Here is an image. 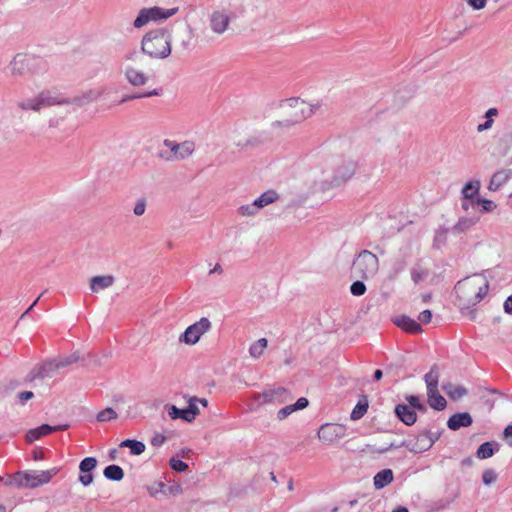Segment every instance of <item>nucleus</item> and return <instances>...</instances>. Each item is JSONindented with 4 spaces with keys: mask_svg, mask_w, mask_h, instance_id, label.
Segmentation results:
<instances>
[{
    "mask_svg": "<svg viewBox=\"0 0 512 512\" xmlns=\"http://www.w3.org/2000/svg\"><path fill=\"white\" fill-rule=\"evenodd\" d=\"M368 399L366 396H363L361 397L357 404L355 405V407L353 408L351 414H350V419L351 420H359L361 419L365 413L367 412L368 410Z\"/></svg>",
    "mask_w": 512,
    "mask_h": 512,
    "instance_id": "7c9ffc66",
    "label": "nucleus"
},
{
    "mask_svg": "<svg viewBox=\"0 0 512 512\" xmlns=\"http://www.w3.org/2000/svg\"><path fill=\"white\" fill-rule=\"evenodd\" d=\"M481 183L479 180L469 181L463 187L461 194L464 200L474 201V197L478 195Z\"/></svg>",
    "mask_w": 512,
    "mask_h": 512,
    "instance_id": "c85d7f7f",
    "label": "nucleus"
},
{
    "mask_svg": "<svg viewBox=\"0 0 512 512\" xmlns=\"http://www.w3.org/2000/svg\"><path fill=\"white\" fill-rule=\"evenodd\" d=\"M164 146L169 149V153L160 152L159 156L167 161L183 160L192 155L195 150V144L192 141L177 143L173 140L165 139Z\"/></svg>",
    "mask_w": 512,
    "mask_h": 512,
    "instance_id": "1a4fd4ad",
    "label": "nucleus"
},
{
    "mask_svg": "<svg viewBox=\"0 0 512 512\" xmlns=\"http://www.w3.org/2000/svg\"><path fill=\"white\" fill-rule=\"evenodd\" d=\"M114 280L112 275L94 276L90 280V289L92 292L98 293L101 290L111 287Z\"/></svg>",
    "mask_w": 512,
    "mask_h": 512,
    "instance_id": "5701e85b",
    "label": "nucleus"
},
{
    "mask_svg": "<svg viewBox=\"0 0 512 512\" xmlns=\"http://www.w3.org/2000/svg\"><path fill=\"white\" fill-rule=\"evenodd\" d=\"M473 204L481 205V212H491L496 208V204L492 200L477 198Z\"/></svg>",
    "mask_w": 512,
    "mask_h": 512,
    "instance_id": "ea45409f",
    "label": "nucleus"
},
{
    "mask_svg": "<svg viewBox=\"0 0 512 512\" xmlns=\"http://www.w3.org/2000/svg\"><path fill=\"white\" fill-rule=\"evenodd\" d=\"M117 418V413L112 408H106L97 414L99 422H106Z\"/></svg>",
    "mask_w": 512,
    "mask_h": 512,
    "instance_id": "79ce46f5",
    "label": "nucleus"
},
{
    "mask_svg": "<svg viewBox=\"0 0 512 512\" xmlns=\"http://www.w3.org/2000/svg\"><path fill=\"white\" fill-rule=\"evenodd\" d=\"M499 449V444L496 442H484L482 443L477 451L476 456L479 459H488L494 455L496 451Z\"/></svg>",
    "mask_w": 512,
    "mask_h": 512,
    "instance_id": "cd10ccee",
    "label": "nucleus"
},
{
    "mask_svg": "<svg viewBox=\"0 0 512 512\" xmlns=\"http://www.w3.org/2000/svg\"><path fill=\"white\" fill-rule=\"evenodd\" d=\"M178 8L164 9L158 6L151 8H143L133 22V26L137 29L144 27L151 21L165 20L175 15Z\"/></svg>",
    "mask_w": 512,
    "mask_h": 512,
    "instance_id": "6e6552de",
    "label": "nucleus"
},
{
    "mask_svg": "<svg viewBox=\"0 0 512 512\" xmlns=\"http://www.w3.org/2000/svg\"><path fill=\"white\" fill-rule=\"evenodd\" d=\"M120 69L126 81L134 87L144 86L149 81V76L132 64H121Z\"/></svg>",
    "mask_w": 512,
    "mask_h": 512,
    "instance_id": "4468645a",
    "label": "nucleus"
},
{
    "mask_svg": "<svg viewBox=\"0 0 512 512\" xmlns=\"http://www.w3.org/2000/svg\"><path fill=\"white\" fill-rule=\"evenodd\" d=\"M473 9L480 10L485 7L487 0H465Z\"/></svg>",
    "mask_w": 512,
    "mask_h": 512,
    "instance_id": "bf43d9fd",
    "label": "nucleus"
},
{
    "mask_svg": "<svg viewBox=\"0 0 512 512\" xmlns=\"http://www.w3.org/2000/svg\"><path fill=\"white\" fill-rule=\"evenodd\" d=\"M489 281L477 276L473 279L465 278L455 285L457 306L461 313L470 320L476 319V310L473 309L488 293Z\"/></svg>",
    "mask_w": 512,
    "mask_h": 512,
    "instance_id": "f257e3e1",
    "label": "nucleus"
},
{
    "mask_svg": "<svg viewBox=\"0 0 512 512\" xmlns=\"http://www.w3.org/2000/svg\"><path fill=\"white\" fill-rule=\"evenodd\" d=\"M504 311L507 314H512V295H510L504 302Z\"/></svg>",
    "mask_w": 512,
    "mask_h": 512,
    "instance_id": "774afa93",
    "label": "nucleus"
},
{
    "mask_svg": "<svg viewBox=\"0 0 512 512\" xmlns=\"http://www.w3.org/2000/svg\"><path fill=\"white\" fill-rule=\"evenodd\" d=\"M46 68L42 58L33 55L17 54L8 65L12 76H23L28 72L39 73Z\"/></svg>",
    "mask_w": 512,
    "mask_h": 512,
    "instance_id": "423d86ee",
    "label": "nucleus"
},
{
    "mask_svg": "<svg viewBox=\"0 0 512 512\" xmlns=\"http://www.w3.org/2000/svg\"><path fill=\"white\" fill-rule=\"evenodd\" d=\"M145 444L142 441L135 440L132 443V446L129 447L130 453L132 455H140L145 451Z\"/></svg>",
    "mask_w": 512,
    "mask_h": 512,
    "instance_id": "603ef678",
    "label": "nucleus"
},
{
    "mask_svg": "<svg viewBox=\"0 0 512 512\" xmlns=\"http://www.w3.org/2000/svg\"><path fill=\"white\" fill-rule=\"evenodd\" d=\"M424 381L426 383L427 391L438 389L439 370L436 364H434L430 371L425 374Z\"/></svg>",
    "mask_w": 512,
    "mask_h": 512,
    "instance_id": "c756f323",
    "label": "nucleus"
},
{
    "mask_svg": "<svg viewBox=\"0 0 512 512\" xmlns=\"http://www.w3.org/2000/svg\"><path fill=\"white\" fill-rule=\"evenodd\" d=\"M444 392L452 400H459L468 394V390L461 385H454L452 383H446L442 386Z\"/></svg>",
    "mask_w": 512,
    "mask_h": 512,
    "instance_id": "bb28decb",
    "label": "nucleus"
},
{
    "mask_svg": "<svg viewBox=\"0 0 512 512\" xmlns=\"http://www.w3.org/2000/svg\"><path fill=\"white\" fill-rule=\"evenodd\" d=\"M259 212V210L256 208L255 203H249L245 205H241L238 208V213L241 216H254Z\"/></svg>",
    "mask_w": 512,
    "mask_h": 512,
    "instance_id": "a19ab883",
    "label": "nucleus"
},
{
    "mask_svg": "<svg viewBox=\"0 0 512 512\" xmlns=\"http://www.w3.org/2000/svg\"><path fill=\"white\" fill-rule=\"evenodd\" d=\"M146 210V201L145 199H139L133 209V212L136 216H141L145 213Z\"/></svg>",
    "mask_w": 512,
    "mask_h": 512,
    "instance_id": "6e6d98bb",
    "label": "nucleus"
},
{
    "mask_svg": "<svg viewBox=\"0 0 512 512\" xmlns=\"http://www.w3.org/2000/svg\"><path fill=\"white\" fill-rule=\"evenodd\" d=\"M293 412H295V408L293 406V404L291 405H286L285 407L281 408L278 412H277V419L278 420H284L285 418H287L289 415H291Z\"/></svg>",
    "mask_w": 512,
    "mask_h": 512,
    "instance_id": "864d4df0",
    "label": "nucleus"
},
{
    "mask_svg": "<svg viewBox=\"0 0 512 512\" xmlns=\"http://www.w3.org/2000/svg\"><path fill=\"white\" fill-rule=\"evenodd\" d=\"M141 57V52L137 50H132L124 54L122 57L121 64H132V62H137Z\"/></svg>",
    "mask_w": 512,
    "mask_h": 512,
    "instance_id": "c03bdc74",
    "label": "nucleus"
},
{
    "mask_svg": "<svg viewBox=\"0 0 512 512\" xmlns=\"http://www.w3.org/2000/svg\"><path fill=\"white\" fill-rule=\"evenodd\" d=\"M267 344L268 341L266 338H260L259 340L253 342L249 348L250 356L253 358H259L266 349Z\"/></svg>",
    "mask_w": 512,
    "mask_h": 512,
    "instance_id": "72a5a7b5",
    "label": "nucleus"
},
{
    "mask_svg": "<svg viewBox=\"0 0 512 512\" xmlns=\"http://www.w3.org/2000/svg\"><path fill=\"white\" fill-rule=\"evenodd\" d=\"M379 269V260L375 254L362 250L354 259L351 266V277L369 279L376 275Z\"/></svg>",
    "mask_w": 512,
    "mask_h": 512,
    "instance_id": "39448f33",
    "label": "nucleus"
},
{
    "mask_svg": "<svg viewBox=\"0 0 512 512\" xmlns=\"http://www.w3.org/2000/svg\"><path fill=\"white\" fill-rule=\"evenodd\" d=\"M431 319H432V312L431 310L429 309H426L424 311H422L419 316H418V320L420 323L422 324H428L431 322Z\"/></svg>",
    "mask_w": 512,
    "mask_h": 512,
    "instance_id": "4d7b16f0",
    "label": "nucleus"
},
{
    "mask_svg": "<svg viewBox=\"0 0 512 512\" xmlns=\"http://www.w3.org/2000/svg\"><path fill=\"white\" fill-rule=\"evenodd\" d=\"M333 175L325 178V187H337L347 182L355 173L357 164L350 159L335 158L332 161Z\"/></svg>",
    "mask_w": 512,
    "mask_h": 512,
    "instance_id": "0eeeda50",
    "label": "nucleus"
},
{
    "mask_svg": "<svg viewBox=\"0 0 512 512\" xmlns=\"http://www.w3.org/2000/svg\"><path fill=\"white\" fill-rule=\"evenodd\" d=\"M492 124H493V120L492 119H487L484 123L478 125L477 131L478 132H483L485 130H488V129L491 128Z\"/></svg>",
    "mask_w": 512,
    "mask_h": 512,
    "instance_id": "0e129e2a",
    "label": "nucleus"
},
{
    "mask_svg": "<svg viewBox=\"0 0 512 512\" xmlns=\"http://www.w3.org/2000/svg\"><path fill=\"white\" fill-rule=\"evenodd\" d=\"M280 107L290 108L292 111L289 113L296 121L302 120L312 116L315 113V106L301 100L299 98H289L280 102Z\"/></svg>",
    "mask_w": 512,
    "mask_h": 512,
    "instance_id": "9b49d317",
    "label": "nucleus"
},
{
    "mask_svg": "<svg viewBox=\"0 0 512 512\" xmlns=\"http://www.w3.org/2000/svg\"><path fill=\"white\" fill-rule=\"evenodd\" d=\"M438 438L439 434L424 430L407 443V448L413 453L425 452L433 446Z\"/></svg>",
    "mask_w": 512,
    "mask_h": 512,
    "instance_id": "ddd939ff",
    "label": "nucleus"
},
{
    "mask_svg": "<svg viewBox=\"0 0 512 512\" xmlns=\"http://www.w3.org/2000/svg\"><path fill=\"white\" fill-rule=\"evenodd\" d=\"M371 451H372V452H374V453H378V454H384V453L388 452V451H389V449H388V445H387V443H386V444L381 445V446H378V447H377V446H374V447L371 449Z\"/></svg>",
    "mask_w": 512,
    "mask_h": 512,
    "instance_id": "69168bd1",
    "label": "nucleus"
},
{
    "mask_svg": "<svg viewBox=\"0 0 512 512\" xmlns=\"http://www.w3.org/2000/svg\"><path fill=\"white\" fill-rule=\"evenodd\" d=\"M170 467L177 472H184L188 469V464L178 458H172L170 460Z\"/></svg>",
    "mask_w": 512,
    "mask_h": 512,
    "instance_id": "de8ad7c7",
    "label": "nucleus"
},
{
    "mask_svg": "<svg viewBox=\"0 0 512 512\" xmlns=\"http://www.w3.org/2000/svg\"><path fill=\"white\" fill-rule=\"evenodd\" d=\"M211 328V321L207 317H202L199 321L185 329V331L180 335L179 341L187 345H195L198 343L201 336L209 332Z\"/></svg>",
    "mask_w": 512,
    "mask_h": 512,
    "instance_id": "9d476101",
    "label": "nucleus"
},
{
    "mask_svg": "<svg viewBox=\"0 0 512 512\" xmlns=\"http://www.w3.org/2000/svg\"><path fill=\"white\" fill-rule=\"evenodd\" d=\"M478 219L461 217L457 223L452 227V231L456 234L468 231L472 226L477 223Z\"/></svg>",
    "mask_w": 512,
    "mask_h": 512,
    "instance_id": "473e14b6",
    "label": "nucleus"
},
{
    "mask_svg": "<svg viewBox=\"0 0 512 512\" xmlns=\"http://www.w3.org/2000/svg\"><path fill=\"white\" fill-rule=\"evenodd\" d=\"M406 400L407 402L409 403V405L411 406V409H415L416 406H418V404L420 403V399L418 396H415V395H408L406 396Z\"/></svg>",
    "mask_w": 512,
    "mask_h": 512,
    "instance_id": "680f3d73",
    "label": "nucleus"
},
{
    "mask_svg": "<svg viewBox=\"0 0 512 512\" xmlns=\"http://www.w3.org/2000/svg\"><path fill=\"white\" fill-rule=\"evenodd\" d=\"M42 367L45 368L44 372L47 375V377H51L52 373L59 369L57 365V360L45 362L44 364H42Z\"/></svg>",
    "mask_w": 512,
    "mask_h": 512,
    "instance_id": "5fc2aeb1",
    "label": "nucleus"
},
{
    "mask_svg": "<svg viewBox=\"0 0 512 512\" xmlns=\"http://www.w3.org/2000/svg\"><path fill=\"white\" fill-rule=\"evenodd\" d=\"M448 231H449V229L446 227H439L435 231L434 240H433L434 247L440 248L443 244H445V242L447 240Z\"/></svg>",
    "mask_w": 512,
    "mask_h": 512,
    "instance_id": "4c0bfd02",
    "label": "nucleus"
},
{
    "mask_svg": "<svg viewBox=\"0 0 512 512\" xmlns=\"http://www.w3.org/2000/svg\"><path fill=\"white\" fill-rule=\"evenodd\" d=\"M472 423V416L468 412H460L449 417L447 426L450 430L457 431L462 427L470 426Z\"/></svg>",
    "mask_w": 512,
    "mask_h": 512,
    "instance_id": "6ab92c4d",
    "label": "nucleus"
},
{
    "mask_svg": "<svg viewBox=\"0 0 512 512\" xmlns=\"http://www.w3.org/2000/svg\"><path fill=\"white\" fill-rule=\"evenodd\" d=\"M58 472L59 468L57 467L44 471L30 470L26 472H18L12 477L11 480L6 482V485L36 488L38 486L49 483Z\"/></svg>",
    "mask_w": 512,
    "mask_h": 512,
    "instance_id": "20e7f679",
    "label": "nucleus"
},
{
    "mask_svg": "<svg viewBox=\"0 0 512 512\" xmlns=\"http://www.w3.org/2000/svg\"><path fill=\"white\" fill-rule=\"evenodd\" d=\"M279 199V194L275 190H267L262 193L253 202L256 208L260 211L262 208L274 203Z\"/></svg>",
    "mask_w": 512,
    "mask_h": 512,
    "instance_id": "393cba45",
    "label": "nucleus"
},
{
    "mask_svg": "<svg viewBox=\"0 0 512 512\" xmlns=\"http://www.w3.org/2000/svg\"><path fill=\"white\" fill-rule=\"evenodd\" d=\"M100 95V91H89L81 96L73 98V100H69L63 98L60 94L54 91L46 90L40 92L33 98L20 100L17 103V106L23 111L32 110L38 112L43 108L53 105L76 104L78 106H83L95 101L100 97Z\"/></svg>",
    "mask_w": 512,
    "mask_h": 512,
    "instance_id": "f03ea898",
    "label": "nucleus"
},
{
    "mask_svg": "<svg viewBox=\"0 0 512 512\" xmlns=\"http://www.w3.org/2000/svg\"><path fill=\"white\" fill-rule=\"evenodd\" d=\"M344 434L343 427L337 424H324L318 431V438L325 444H331L340 439Z\"/></svg>",
    "mask_w": 512,
    "mask_h": 512,
    "instance_id": "2eb2a0df",
    "label": "nucleus"
},
{
    "mask_svg": "<svg viewBox=\"0 0 512 512\" xmlns=\"http://www.w3.org/2000/svg\"><path fill=\"white\" fill-rule=\"evenodd\" d=\"M388 445V449L391 450V449H398V448H402V447H407V442L406 441H401V442H390V443H387Z\"/></svg>",
    "mask_w": 512,
    "mask_h": 512,
    "instance_id": "338daca9",
    "label": "nucleus"
},
{
    "mask_svg": "<svg viewBox=\"0 0 512 512\" xmlns=\"http://www.w3.org/2000/svg\"><path fill=\"white\" fill-rule=\"evenodd\" d=\"M512 177V170H500L494 173L490 179L488 189L491 191H497L502 185H504Z\"/></svg>",
    "mask_w": 512,
    "mask_h": 512,
    "instance_id": "4be33fe9",
    "label": "nucleus"
},
{
    "mask_svg": "<svg viewBox=\"0 0 512 512\" xmlns=\"http://www.w3.org/2000/svg\"><path fill=\"white\" fill-rule=\"evenodd\" d=\"M293 398L291 392L284 387H277L273 389H267L262 393H258L255 399L260 404H274L280 405L289 402Z\"/></svg>",
    "mask_w": 512,
    "mask_h": 512,
    "instance_id": "f8f14e48",
    "label": "nucleus"
},
{
    "mask_svg": "<svg viewBox=\"0 0 512 512\" xmlns=\"http://www.w3.org/2000/svg\"><path fill=\"white\" fill-rule=\"evenodd\" d=\"M393 323L402 330L411 334H418L423 331L419 322L406 315L396 317L393 320Z\"/></svg>",
    "mask_w": 512,
    "mask_h": 512,
    "instance_id": "aec40b11",
    "label": "nucleus"
},
{
    "mask_svg": "<svg viewBox=\"0 0 512 512\" xmlns=\"http://www.w3.org/2000/svg\"><path fill=\"white\" fill-rule=\"evenodd\" d=\"M350 292L354 296H362L366 292V285L363 281L357 280L351 284Z\"/></svg>",
    "mask_w": 512,
    "mask_h": 512,
    "instance_id": "37998d69",
    "label": "nucleus"
},
{
    "mask_svg": "<svg viewBox=\"0 0 512 512\" xmlns=\"http://www.w3.org/2000/svg\"><path fill=\"white\" fill-rule=\"evenodd\" d=\"M57 360V365L60 368H64L70 364H73L79 360V356L76 353H73L69 356H66L64 358H59Z\"/></svg>",
    "mask_w": 512,
    "mask_h": 512,
    "instance_id": "a18cd8bd",
    "label": "nucleus"
},
{
    "mask_svg": "<svg viewBox=\"0 0 512 512\" xmlns=\"http://www.w3.org/2000/svg\"><path fill=\"white\" fill-rule=\"evenodd\" d=\"M394 479L393 472L391 469H383L376 473L373 478L374 487L377 490L383 489L389 485Z\"/></svg>",
    "mask_w": 512,
    "mask_h": 512,
    "instance_id": "b1692460",
    "label": "nucleus"
},
{
    "mask_svg": "<svg viewBox=\"0 0 512 512\" xmlns=\"http://www.w3.org/2000/svg\"><path fill=\"white\" fill-rule=\"evenodd\" d=\"M167 413L171 419H182L188 423L192 422L185 408L180 409L175 405H169L167 406Z\"/></svg>",
    "mask_w": 512,
    "mask_h": 512,
    "instance_id": "f704fd0d",
    "label": "nucleus"
},
{
    "mask_svg": "<svg viewBox=\"0 0 512 512\" xmlns=\"http://www.w3.org/2000/svg\"><path fill=\"white\" fill-rule=\"evenodd\" d=\"M103 475L108 480L121 481L124 477V471L120 466L112 464L104 469Z\"/></svg>",
    "mask_w": 512,
    "mask_h": 512,
    "instance_id": "2f4dec72",
    "label": "nucleus"
},
{
    "mask_svg": "<svg viewBox=\"0 0 512 512\" xmlns=\"http://www.w3.org/2000/svg\"><path fill=\"white\" fill-rule=\"evenodd\" d=\"M394 411L398 419L405 425L411 426L417 420L416 412L405 404L396 405Z\"/></svg>",
    "mask_w": 512,
    "mask_h": 512,
    "instance_id": "412c9836",
    "label": "nucleus"
},
{
    "mask_svg": "<svg viewBox=\"0 0 512 512\" xmlns=\"http://www.w3.org/2000/svg\"><path fill=\"white\" fill-rule=\"evenodd\" d=\"M141 52L153 59H165L171 54V35L163 29L148 31L141 40Z\"/></svg>",
    "mask_w": 512,
    "mask_h": 512,
    "instance_id": "7ed1b4c3",
    "label": "nucleus"
},
{
    "mask_svg": "<svg viewBox=\"0 0 512 512\" xmlns=\"http://www.w3.org/2000/svg\"><path fill=\"white\" fill-rule=\"evenodd\" d=\"M44 371H45V368H43L42 365L36 366L29 373V380L33 381L35 379L46 378L47 375L45 374Z\"/></svg>",
    "mask_w": 512,
    "mask_h": 512,
    "instance_id": "8fccbe9b",
    "label": "nucleus"
},
{
    "mask_svg": "<svg viewBox=\"0 0 512 512\" xmlns=\"http://www.w3.org/2000/svg\"><path fill=\"white\" fill-rule=\"evenodd\" d=\"M166 441V437L162 434H155L151 439V444L155 447L163 445Z\"/></svg>",
    "mask_w": 512,
    "mask_h": 512,
    "instance_id": "13d9d810",
    "label": "nucleus"
},
{
    "mask_svg": "<svg viewBox=\"0 0 512 512\" xmlns=\"http://www.w3.org/2000/svg\"><path fill=\"white\" fill-rule=\"evenodd\" d=\"M428 403L431 408L442 411L446 408V399L439 393L438 389L427 391Z\"/></svg>",
    "mask_w": 512,
    "mask_h": 512,
    "instance_id": "a878e982",
    "label": "nucleus"
},
{
    "mask_svg": "<svg viewBox=\"0 0 512 512\" xmlns=\"http://www.w3.org/2000/svg\"><path fill=\"white\" fill-rule=\"evenodd\" d=\"M68 428H69L68 424H61V425H56V426H51L49 424H42L41 426H39L37 428L30 429L26 433V441L28 443H32L35 440H37L43 436H46L52 432L64 431V430H67Z\"/></svg>",
    "mask_w": 512,
    "mask_h": 512,
    "instance_id": "dca6fc26",
    "label": "nucleus"
},
{
    "mask_svg": "<svg viewBox=\"0 0 512 512\" xmlns=\"http://www.w3.org/2000/svg\"><path fill=\"white\" fill-rule=\"evenodd\" d=\"M230 23V17L225 11H214L210 16V27L216 34H223Z\"/></svg>",
    "mask_w": 512,
    "mask_h": 512,
    "instance_id": "a211bd4d",
    "label": "nucleus"
},
{
    "mask_svg": "<svg viewBox=\"0 0 512 512\" xmlns=\"http://www.w3.org/2000/svg\"><path fill=\"white\" fill-rule=\"evenodd\" d=\"M405 268H406L405 260L396 261L392 266L390 277L396 278L400 273H402L405 270Z\"/></svg>",
    "mask_w": 512,
    "mask_h": 512,
    "instance_id": "09e8293b",
    "label": "nucleus"
},
{
    "mask_svg": "<svg viewBox=\"0 0 512 512\" xmlns=\"http://www.w3.org/2000/svg\"><path fill=\"white\" fill-rule=\"evenodd\" d=\"M411 278L415 284H418L429 275V270L421 267L419 264L411 268Z\"/></svg>",
    "mask_w": 512,
    "mask_h": 512,
    "instance_id": "c9c22d12",
    "label": "nucleus"
},
{
    "mask_svg": "<svg viewBox=\"0 0 512 512\" xmlns=\"http://www.w3.org/2000/svg\"><path fill=\"white\" fill-rule=\"evenodd\" d=\"M497 480V474L493 469H486L482 474V481L485 485H490Z\"/></svg>",
    "mask_w": 512,
    "mask_h": 512,
    "instance_id": "49530a36",
    "label": "nucleus"
},
{
    "mask_svg": "<svg viewBox=\"0 0 512 512\" xmlns=\"http://www.w3.org/2000/svg\"><path fill=\"white\" fill-rule=\"evenodd\" d=\"M33 396L34 395L31 391H23L18 394V398L22 403L26 402L27 400H30L31 398H33Z\"/></svg>",
    "mask_w": 512,
    "mask_h": 512,
    "instance_id": "e2e57ef3",
    "label": "nucleus"
},
{
    "mask_svg": "<svg viewBox=\"0 0 512 512\" xmlns=\"http://www.w3.org/2000/svg\"><path fill=\"white\" fill-rule=\"evenodd\" d=\"M185 409L191 421H193L196 418V416L200 413L198 408V398L190 397L188 400V406Z\"/></svg>",
    "mask_w": 512,
    "mask_h": 512,
    "instance_id": "58836bf2",
    "label": "nucleus"
},
{
    "mask_svg": "<svg viewBox=\"0 0 512 512\" xmlns=\"http://www.w3.org/2000/svg\"><path fill=\"white\" fill-rule=\"evenodd\" d=\"M158 95H160V90H158V89H154V90L146 92V93H135V94L125 95L119 101V104L125 103L127 101H131V100H134V99L151 97V96H158Z\"/></svg>",
    "mask_w": 512,
    "mask_h": 512,
    "instance_id": "e433bc0d",
    "label": "nucleus"
},
{
    "mask_svg": "<svg viewBox=\"0 0 512 512\" xmlns=\"http://www.w3.org/2000/svg\"><path fill=\"white\" fill-rule=\"evenodd\" d=\"M309 404V401L307 398L305 397H300L294 404V408H295V411L297 410H302L304 408H306Z\"/></svg>",
    "mask_w": 512,
    "mask_h": 512,
    "instance_id": "052dcab7",
    "label": "nucleus"
},
{
    "mask_svg": "<svg viewBox=\"0 0 512 512\" xmlns=\"http://www.w3.org/2000/svg\"><path fill=\"white\" fill-rule=\"evenodd\" d=\"M97 459L95 457L84 458L79 465L81 475L79 476V482L83 486H89L93 482L92 471L97 466Z\"/></svg>",
    "mask_w": 512,
    "mask_h": 512,
    "instance_id": "f3484780",
    "label": "nucleus"
},
{
    "mask_svg": "<svg viewBox=\"0 0 512 512\" xmlns=\"http://www.w3.org/2000/svg\"><path fill=\"white\" fill-rule=\"evenodd\" d=\"M296 123H299L298 121L295 120L294 117H291L289 119H285L283 121H275L272 123V127L273 128H278V127H281V128H291L292 126H294Z\"/></svg>",
    "mask_w": 512,
    "mask_h": 512,
    "instance_id": "3c124183",
    "label": "nucleus"
}]
</instances>
